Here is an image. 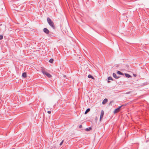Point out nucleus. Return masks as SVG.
<instances>
[{
	"mask_svg": "<svg viewBox=\"0 0 149 149\" xmlns=\"http://www.w3.org/2000/svg\"><path fill=\"white\" fill-rule=\"evenodd\" d=\"M54 60L53 58H51L49 60V62L51 63H52L53 62Z\"/></svg>",
	"mask_w": 149,
	"mask_h": 149,
	"instance_id": "16",
	"label": "nucleus"
},
{
	"mask_svg": "<svg viewBox=\"0 0 149 149\" xmlns=\"http://www.w3.org/2000/svg\"><path fill=\"white\" fill-rule=\"evenodd\" d=\"M47 77L49 78H50L52 77V76L49 73H47L46 75Z\"/></svg>",
	"mask_w": 149,
	"mask_h": 149,
	"instance_id": "8",
	"label": "nucleus"
},
{
	"mask_svg": "<svg viewBox=\"0 0 149 149\" xmlns=\"http://www.w3.org/2000/svg\"><path fill=\"white\" fill-rule=\"evenodd\" d=\"M107 82H108V83H109L110 82V81H109V80H108V81H107Z\"/></svg>",
	"mask_w": 149,
	"mask_h": 149,
	"instance_id": "21",
	"label": "nucleus"
},
{
	"mask_svg": "<svg viewBox=\"0 0 149 149\" xmlns=\"http://www.w3.org/2000/svg\"><path fill=\"white\" fill-rule=\"evenodd\" d=\"M90 108H88V109H86V111L84 113V114H86L88 113V112H89L90 111Z\"/></svg>",
	"mask_w": 149,
	"mask_h": 149,
	"instance_id": "11",
	"label": "nucleus"
},
{
	"mask_svg": "<svg viewBox=\"0 0 149 149\" xmlns=\"http://www.w3.org/2000/svg\"><path fill=\"white\" fill-rule=\"evenodd\" d=\"M22 77L24 78H26V72H24L22 74Z\"/></svg>",
	"mask_w": 149,
	"mask_h": 149,
	"instance_id": "9",
	"label": "nucleus"
},
{
	"mask_svg": "<svg viewBox=\"0 0 149 149\" xmlns=\"http://www.w3.org/2000/svg\"><path fill=\"white\" fill-rule=\"evenodd\" d=\"M133 75L134 77H136V75L135 74H133Z\"/></svg>",
	"mask_w": 149,
	"mask_h": 149,
	"instance_id": "22",
	"label": "nucleus"
},
{
	"mask_svg": "<svg viewBox=\"0 0 149 149\" xmlns=\"http://www.w3.org/2000/svg\"><path fill=\"white\" fill-rule=\"evenodd\" d=\"M88 78H91L92 79H94V77L93 76H92L91 75V74L88 75Z\"/></svg>",
	"mask_w": 149,
	"mask_h": 149,
	"instance_id": "12",
	"label": "nucleus"
},
{
	"mask_svg": "<svg viewBox=\"0 0 149 149\" xmlns=\"http://www.w3.org/2000/svg\"><path fill=\"white\" fill-rule=\"evenodd\" d=\"M117 74H120V75H122L123 74V73H122L121 72H120V71H118L117 72Z\"/></svg>",
	"mask_w": 149,
	"mask_h": 149,
	"instance_id": "15",
	"label": "nucleus"
},
{
	"mask_svg": "<svg viewBox=\"0 0 149 149\" xmlns=\"http://www.w3.org/2000/svg\"><path fill=\"white\" fill-rule=\"evenodd\" d=\"M123 106V105H121L118 108L116 109L114 111V113H116L120 111V108Z\"/></svg>",
	"mask_w": 149,
	"mask_h": 149,
	"instance_id": "2",
	"label": "nucleus"
},
{
	"mask_svg": "<svg viewBox=\"0 0 149 149\" xmlns=\"http://www.w3.org/2000/svg\"><path fill=\"white\" fill-rule=\"evenodd\" d=\"M47 20L48 23L49 25L53 29H55V26L53 21H52L51 19L49 17L47 18Z\"/></svg>",
	"mask_w": 149,
	"mask_h": 149,
	"instance_id": "1",
	"label": "nucleus"
},
{
	"mask_svg": "<svg viewBox=\"0 0 149 149\" xmlns=\"http://www.w3.org/2000/svg\"><path fill=\"white\" fill-rule=\"evenodd\" d=\"M43 31L46 34H49V31L46 28L43 29Z\"/></svg>",
	"mask_w": 149,
	"mask_h": 149,
	"instance_id": "3",
	"label": "nucleus"
},
{
	"mask_svg": "<svg viewBox=\"0 0 149 149\" xmlns=\"http://www.w3.org/2000/svg\"><path fill=\"white\" fill-rule=\"evenodd\" d=\"M41 72L42 73L46 75V74L47 73L44 69H42L41 70Z\"/></svg>",
	"mask_w": 149,
	"mask_h": 149,
	"instance_id": "6",
	"label": "nucleus"
},
{
	"mask_svg": "<svg viewBox=\"0 0 149 149\" xmlns=\"http://www.w3.org/2000/svg\"><path fill=\"white\" fill-rule=\"evenodd\" d=\"M107 101L108 100L107 99L105 98L104 99L102 102V104H105L107 102Z\"/></svg>",
	"mask_w": 149,
	"mask_h": 149,
	"instance_id": "7",
	"label": "nucleus"
},
{
	"mask_svg": "<svg viewBox=\"0 0 149 149\" xmlns=\"http://www.w3.org/2000/svg\"><path fill=\"white\" fill-rule=\"evenodd\" d=\"M82 127V125H80L79 126V127L80 128H81Z\"/></svg>",
	"mask_w": 149,
	"mask_h": 149,
	"instance_id": "20",
	"label": "nucleus"
},
{
	"mask_svg": "<svg viewBox=\"0 0 149 149\" xmlns=\"http://www.w3.org/2000/svg\"><path fill=\"white\" fill-rule=\"evenodd\" d=\"M92 128L91 127H89L88 128H87L86 129V131H90L91 130Z\"/></svg>",
	"mask_w": 149,
	"mask_h": 149,
	"instance_id": "13",
	"label": "nucleus"
},
{
	"mask_svg": "<svg viewBox=\"0 0 149 149\" xmlns=\"http://www.w3.org/2000/svg\"><path fill=\"white\" fill-rule=\"evenodd\" d=\"M47 113H48L50 114L51 113V111H48Z\"/></svg>",
	"mask_w": 149,
	"mask_h": 149,
	"instance_id": "19",
	"label": "nucleus"
},
{
	"mask_svg": "<svg viewBox=\"0 0 149 149\" xmlns=\"http://www.w3.org/2000/svg\"><path fill=\"white\" fill-rule=\"evenodd\" d=\"M113 76L116 79H118L120 77L117 76L116 74L114 73H113Z\"/></svg>",
	"mask_w": 149,
	"mask_h": 149,
	"instance_id": "5",
	"label": "nucleus"
},
{
	"mask_svg": "<svg viewBox=\"0 0 149 149\" xmlns=\"http://www.w3.org/2000/svg\"><path fill=\"white\" fill-rule=\"evenodd\" d=\"M104 114V111L103 110H102L101 111V114H100V120L103 117Z\"/></svg>",
	"mask_w": 149,
	"mask_h": 149,
	"instance_id": "4",
	"label": "nucleus"
},
{
	"mask_svg": "<svg viewBox=\"0 0 149 149\" xmlns=\"http://www.w3.org/2000/svg\"><path fill=\"white\" fill-rule=\"evenodd\" d=\"M63 141H64V140H63L60 143V146H61L63 144Z\"/></svg>",
	"mask_w": 149,
	"mask_h": 149,
	"instance_id": "18",
	"label": "nucleus"
},
{
	"mask_svg": "<svg viewBox=\"0 0 149 149\" xmlns=\"http://www.w3.org/2000/svg\"><path fill=\"white\" fill-rule=\"evenodd\" d=\"M125 76L127 78H130L131 77V76L129 74L127 73H125Z\"/></svg>",
	"mask_w": 149,
	"mask_h": 149,
	"instance_id": "10",
	"label": "nucleus"
},
{
	"mask_svg": "<svg viewBox=\"0 0 149 149\" xmlns=\"http://www.w3.org/2000/svg\"><path fill=\"white\" fill-rule=\"evenodd\" d=\"M3 38V36L2 35H0V40H2Z\"/></svg>",
	"mask_w": 149,
	"mask_h": 149,
	"instance_id": "17",
	"label": "nucleus"
},
{
	"mask_svg": "<svg viewBox=\"0 0 149 149\" xmlns=\"http://www.w3.org/2000/svg\"><path fill=\"white\" fill-rule=\"evenodd\" d=\"M108 80H112L113 81V78H112V77H109L108 78Z\"/></svg>",
	"mask_w": 149,
	"mask_h": 149,
	"instance_id": "14",
	"label": "nucleus"
}]
</instances>
